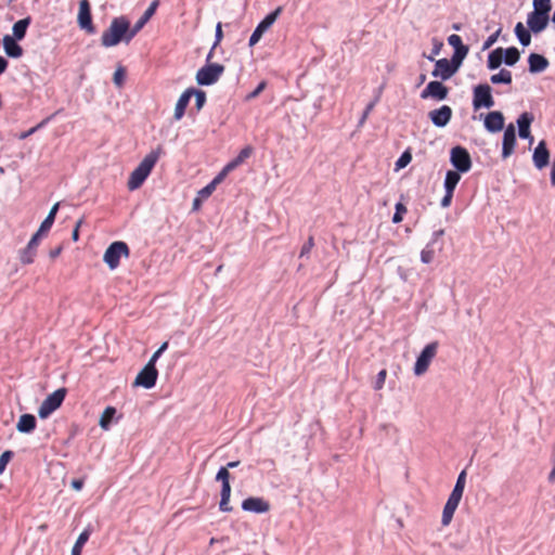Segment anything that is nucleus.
Instances as JSON below:
<instances>
[{
  "label": "nucleus",
  "mask_w": 555,
  "mask_h": 555,
  "mask_svg": "<svg viewBox=\"0 0 555 555\" xmlns=\"http://www.w3.org/2000/svg\"><path fill=\"white\" fill-rule=\"evenodd\" d=\"M395 214L392 216V222L399 223L403 219V215L406 212V207L402 203H397L395 206Z\"/></svg>",
  "instance_id": "45"
},
{
  "label": "nucleus",
  "mask_w": 555,
  "mask_h": 555,
  "mask_svg": "<svg viewBox=\"0 0 555 555\" xmlns=\"http://www.w3.org/2000/svg\"><path fill=\"white\" fill-rule=\"evenodd\" d=\"M490 81L493 85H512L513 76L511 70L501 68L499 73L490 76Z\"/></svg>",
  "instance_id": "33"
},
{
  "label": "nucleus",
  "mask_w": 555,
  "mask_h": 555,
  "mask_svg": "<svg viewBox=\"0 0 555 555\" xmlns=\"http://www.w3.org/2000/svg\"><path fill=\"white\" fill-rule=\"evenodd\" d=\"M313 246H314V238L312 235H310L308 237L307 242L302 245L299 257L302 258V257L308 256L309 253L311 251V249L313 248Z\"/></svg>",
  "instance_id": "49"
},
{
  "label": "nucleus",
  "mask_w": 555,
  "mask_h": 555,
  "mask_svg": "<svg viewBox=\"0 0 555 555\" xmlns=\"http://www.w3.org/2000/svg\"><path fill=\"white\" fill-rule=\"evenodd\" d=\"M438 346V341H433L426 345L424 349L421 351V353L416 358L413 369L414 374L416 376L423 375L428 370L431 360L435 358L437 353Z\"/></svg>",
  "instance_id": "8"
},
{
  "label": "nucleus",
  "mask_w": 555,
  "mask_h": 555,
  "mask_svg": "<svg viewBox=\"0 0 555 555\" xmlns=\"http://www.w3.org/2000/svg\"><path fill=\"white\" fill-rule=\"evenodd\" d=\"M532 163L538 170H542L550 164V151L545 140H541L532 153Z\"/></svg>",
  "instance_id": "17"
},
{
  "label": "nucleus",
  "mask_w": 555,
  "mask_h": 555,
  "mask_svg": "<svg viewBox=\"0 0 555 555\" xmlns=\"http://www.w3.org/2000/svg\"><path fill=\"white\" fill-rule=\"evenodd\" d=\"M116 412L117 410L114 406L105 408L99 421V425L102 429L107 430L111 427Z\"/></svg>",
  "instance_id": "37"
},
{
  "label": "nucleus",
  "mask_w": 555,
  "mask_h": 555,
  "mask_svg": "<svg viewBox=\"0 0 555 555\" xmlns=\"http://www.w3.org/2000/svg\"><path fill=\"white\" fill-rule=\"evenodd\" d=\"M216 185L210 181L206 186L199 190L198 195L202 198H207L211 195V193L216 190Z\"/></svg>",
  "instance_id": "54"
},
{
  "label": "nucleus",
  "mask_w": 555,
  "mask_h": 555,
  "mask_svg": "<svg viewBox=\"0 0 555 555\" xmlns=\"http://www.w3.org/2000/svg\"><path fill=\"white\" fill-rule=\"evenodd\" d=\"M515 36L521 47H529L531 43L532 30L527 26L525 27L521 22H518L514 28Z\"/></svg>",
  "instance_id": "27"
},
{
  "label": "nucleus",
  "mask_w": 555,
  "mask_h": 555,
  "mask_svg": "<svg viewBox=\"0 0 555 555\" xmlns=\"http://www.w3.org/2000/svg\"><path fill=\"white\" fill-rule=\"evenodd\" d=\"M253 151L254 150L250 145L243 147L237 154V156L233 158L230 163H228L224 167L227 168V170L232 171L242 163H244L245 159H247L253 154Z\"/></svg>",
  "instance_id": "31"
},
{
  "label": "nucleus",
  "mask_w": 555,
  "mask_h": 555,
  "mask_svg": "<svg viewBox=\"0 0 555 555\" xmlns=\"http://www.w3.org/2000/svg\"><path fill=\"white\" fill-rule=\"evenodd\" d=\"M222 38H223L222 24L219 22L216 25L215 41H214V44H212V49H216L219 46V43L221 42Z\"/></svg>",
  "instance_id": "55"
},
{
  "label": "nucleus",
  "mask_w": 555,
  "mask_h": 555,
  "mask_svg": "<svg viewBox=\"0 0 555 555\" xmlns=\"http://www.w3.org/2000/svg\"><path fill=\"white\" fill-rule=\"evenodd\" d=\"M18 40L5 35L2 39L5 54L12 59H18L23 55V48L17 43Z\"/></svg>",
  "instance_id": "23"
},
{
  "label": "nucleus",
  "mask_w": 555,
  "mask_h": 555,
  "mask_svg": "<svg viewBox=\"0 0 555 555\" xmlns=\"http://www.w3.org/2000/svg\"><path fill=\"white\" fill-rule=\"evenodd\" d=\"M550 181H551V185L555 186V163L554 162L552 164Z\"/></svg>",
  "instance_id": "64"
},
{
  "label": "nucleus",
  "mask_w": 555,
  "mask_h": 555,
  "mask_svg": "<svg viewBox=\"0 0 555 555\" xmlns=\"http://www.w3.org/2000/svg\"><path fill=\"white\" fill-rule=\"evenodd\" d=\"M461 173L456 170H448L444 177L443 188L444 191L454 192L460 179Z\"/></svg>",
  "instance_id": "34"
},
{
  "label": "nucleus",
  "mask_w": 555,
  "mask_h": 555,
  "mask_svg": "<svg viewBox=\"0 0 555 555\" xmlns=\"http://www.w3.org/2000/svg\"><path fill=\"white\" fill-rule=\"evenodd\" d=\"M158 3H159L158 0L152 1L151 4L149 5V8L142 14V16L135 22V24L132 27L130 26L133 37H135V35L144 27V25L155 14Z\"/></svg>",
  "instance_id": "22"
},
{
  "label": "nucleus",
  "mask_w": 555,
  "mask_h": 555,
  "mask_svg": "<svg viewBox=\"0 0 555 555\" xmlns=\"http://www.w3.org/2000/svg\"><path fill=\"white\" fill-rule=\"evenodd\" d=\"M51 117H48L46 118L44 120H42L40 124H38L37 126L30 128L29 130L27 131H24L22 133L18 134V139L20 140H25L27 139L29 135H31L33 133H35L39 128H41L44 124L48 122V120H50Z\"/></svg>",
  "instance_id": "50"
},
{
  "label": "nucleus",
  "mask_w": 555,
  "mask_h": 555,
  "mask_svg": "<svg viewBox=\"0 0 555 555\" xmlns=\"http://www.w3.org/2000/svg\"><path fill=\"white\" fill-rule=\"evenodd\" d=\"M505 128V118L502 112H488V132L496 133L504 130Z\"/></svg>",
  "instance_id": "21"
},
{
  "label": "nucleus",
  "mask_w": 555,
  "mask_h": 555,
  "mask_svg": "<svg viewBox=\"0 0 555 555\" xmlns=\"http://www.w3.org/2000/svg\"><path fill=\"white\" fill-rule=\"evenodd\" d=\"M231 474L228 470V467L221 466L216 474L215 480L220 481L221 486L230 485Z\"/></svg>",
  "instance_id": "43"
},
{
  "label": "nucleus",
  "mask_w": 555,
  "mask_h": 555,
  "mask_svg": "<svg viewBox=\"0 0 555 555\" xmlns=\"http://www.w3.org/2000/svg\"><path fill=\"white\" fill-rule=\"evenodd\" d=\"M442 47H443V43L441 41H439L438 39L434 38L433 39V50H431L430 55L424 54V56L428 61L435 62V55H438L440 53Z\"/></svg>",
  "instance_id": "47"
},
{
  "label": "nucleus",
  "mask_w": 555,
  "mask_h": 555,
  "mask_svg": "<svg viewBox=\"0 0 555 555\" xmlns=\"http://www.w3.org/2000/svg\"><path fill=\"white\" fill-rule=\"evenodd\" d=\"M77 23L79 28L87 31L88 34L95 33V27L92 22L91 4L89 0L79 1Z\"/></svg>",
  "instance_id": "10"
},
{
  "label": "nucleus",
  "mask_w": 555,
  "mask_h": 555,
  "mask_svg": "<svg viewBox=\"0 0 555 555\" xmlns=\"http://www.w3.org/2000/svg\"><path fill=\"white\" fill-rule=\"evenodd\" d=\"M473 107L475 112L486 107V83H479L474 88Z\"/></svg>",
  "instance_id": "30"
},
{
  "label": "nucleus",
  "mask_w": 555,
  "mask_h": 555,
  "mask_svg": "<svg viewBox=\"0 0 555 555\" xmlns=\"http://www.w3.org/2000/svg\"><path fill=\"white\" fill-rule=\"evenodd\" d=\"M44 234L46 233H40L39 230H37L29 240L26 247L20 251V260L23 264H30L34 262L39 241Z\"/></svg>",
  "instance_id": "13"
},
{
  "label": "nucleus",
  "mask_w": 555,
  "mask_h": 555,
  "mask_svg": "<svg viewBox=\"0 0 555 555\" xmlns=\"http://www.w3.org/2000/svg\"><path fill=\"white\" fill-rule=\"evenodd\" d=\"M412 160V154L410 151H404L400 157L397 159L395 166L396 170L402 169L406 167Z\"/></svg>",
  "instance_id": "44"
},
{
  "label": "nucleus",
  "mask_w": 555,
  "mask_h": 555,
  "mask_svg": "<svg viewBox=\"0 0 555 555\" xmlns=\"http://www.w3.org/2000/svg\"><path fill=\"white\" fill-rule=\"evenodd\" d=\"M528 72L532 75L541 74L550 66L548 59L540 53L531 52L528 55Z\"/></svg>",
  "instance_id": "19"
},
{
  "label": "nucleus",
  "mask_w": 555,
  "mask_h": 555,
  "mask_svg": "<svg viewBox=\"0 0 555 555\" xmlns=\"http://www.w3.org/2000/svg\"><path fill=\"white\" fill-rule=\"evenodd\" d=\"M450 163L456 171L465 173L472 167V159L468 151L463 146H454L450 152Z\"/></svg>",
  "instance_id": "9"
},
{
  "label": "nucleus",
  "mask_w": 555,
  "mask_h": 555,
  "mask_svg": "<svg viewBox=\"0 0 555 555\" xmlns=\"http://www.w3.org/2000/svg\"><path fill=\"white\" fill-rule=\"evenodd\" d=\"M59 207H60L59 203H55L51 207L48 216L44 218V220L41 222V224L38 229L40 233H47L52 228V225L55 221V216L57 214Z\"/></svg>",
  "instance_id": "35"
},
{
  "label": "nucleus",
  "mask_w": 555,
  "mask_h": 555,
  "mask_svg": "<svg viewBox=\"0 0 555 555\" xmlns=\"http://www.w3.org/2000/svg\"><path fill=\"white\" fill-rule=\"evenodd\" d=\"M83 485L85 482L82 479H73L70 482V487L76 491H80L83 488Z\"/></svg>",
  "instance_id": "61"
},
{
  "label": "nucleus",
  "mask_w": 555,
  "mask_h": 555,
  "mask_svg": "<svg viewBox=\"0 0 555 555\" xmlns=\"http://www.w3.org/2000/svg\"><path fill=\"white\" fill-rule=\"evenodd\" d=\"M158 377L157 370H149L143 367L137 375L133 382L134 387H143L145 389H151L156 385Z\"/></svg>",
  "instance_id": "18"
},
{
  "label": "nucleus",
  "mask_w": 555,
  "mask_h": 555,
  "mask_svg": "<svg viewBox=\"0 0 555 555\" xmlns=\"http://www.w3.org/2000/svg\"><path fill=\"white\" fill-rule=\"evenodd\" d=\"M230 171L227 170L225 167H223V169L211 180V182L217 186L218 184H220L224 178L227 177V175L229 173Z\"/></svg>",
  "instance_id": "57"
},
{
  "label": "nucleus",
  "mask_w": 555,
  "mask_h": 555,
  "mask_svg": "<svg viewBox=\"0 0 555 555\" xmlns=\"http://www.w3.org/2000/svg\"><path fill=\"white\" fill-rule=\"evenodd\" d=\"M81 223H82V220H79V221L76 223V225H75V228H74V230H73V232H72V240H73L74 242H77V241L79 240V227H80V224H81Z\"/></svg>",
  "instance_id": "62"
},
{
  "label": "nucleus",
  "mask_w": 555,
  "mask_h": 555,
  "mask_svg": "<svg viewBox=\"0 0 555 555\" xmlns=\"http://www.w3.org/2000/svg\"><path fill=\"white\" fill-rule=\"evenodd\" d=\"M501 30H502V29H501V28H499L495 33H493V34H491L490 36H488V49H489L490 47H492V46L496 42V40H498V38H499V35H500Z\"/></svg>",
  "instance_id": "60"
},
{
  "label": "nucleus",
  "mask_w": 555,
  "mask_h": 555,
  "mask_svg": "<svg viewBox=\"0 0 555 555\" xmlns=\"http://www.w3.org/2000/svg\"><path fill=\"white\" fill-rule=\"evenodd\" d=\"M386 376H387L386 370H382V371L378 372V374L376 376V379H375V383H374V389L375 390H379V389L383 388V386L385 384Z\"/></svg>",
  "instance_id": "52"
},
{
  "label": "nucleus",
  "mask_w": 555,
  "mask_h": 555,
  "mask_svg": "<svg viewBox=\"0 0 555 555\" xmlns=\"http://www.w3.org/2000/svg\"><path fill=\"white\" fill-rule=\"evenodd\" d=\"M452 114L453 111L449 105H442L439 108L430 111L428 117L434 126L443 128L450 122Z\"/></svg>",
  "instance_id": "15"
},
{
  "label": "nucleus",
  "mask_w": 555,
  "mask_h": 555,
  "mask_svg": "<svg viewBox=\"0 0 555 555\" xmlns=\"http://www.w3.org/2000/svg\"><path fill=\"white\" fill-rule=\"evenodd\" d=\"M372 111H373L372 105H366V107L364 108V111L362 113V116L359 119V126H362L365 122L366 118L369 117V115Z\"/></svg>",
  "instance_id": "59"
},
{
  "label": "nucleus",
  "mask_w": 555,
  "mask_h": 555,
  "mask_svg": "<svg viewBox=\"0 0 555 555\" xmlns=\"http://www.w3.org/2000/svg\"><path fill=\"white\" fill-rule=\"evenodd\" d=\"M30 23H31L30 16H26L22 20H18L17 22H15L12 27L13 34L11 37L16 40H23L26 36V31H27V28L30 25Z\"/></svg>",
  "instance_id": "29"
},
{
  "label": "nucleus",
  "mask_w": 555,
  "mask_h": 555,
  "mask_svg": "<svg viewBox=\"0 0 555 555\" xmlns=\"http://www.w3.org/2000/svg\"><path fill=\"white\" fill-rule=\"evenodd\" d=\"M463 61L457 59L456 56H452L450 60L440 59L435 61V68L431 72V76L435 78H440L446 81L449 80L456 72L460 69Z\"/></svg>",
  "instance_id": "4"
},
{
  "label": "nucleus",
  "mask_w": 555,
  "mask_h": 555,
  "mask_svg": "<svg viewBox=\"0 0 555 555\" xmlns=\"http://www.w3.org/2000/svg\"><path fill=\"white\" fill-rule=\"evenodd\" d=\"M503 140H502V159H507L515 151V146L517 144L516 139V129L513 124L506 126L503 130Z\"/></svg>",
  "instance_id": "12"
},
{
  "label": "nucleus",
  "mask_w": 555,
  "mask_h": 555,
  "mask_svg": "<svg viewBox=\"0 0 555 555\" xmlns=\"http://www.w3.org/2000/svg\"><path fill=\"white\" fill-rule=\"evenodd\" d=\"M501 53H502L503 64L508 67H513L520 60V51L516 47H508V48L501 47Z\"/></svg>",
  "instance_id": "26"
},
{
  "label": "nucleus",
  "mask_w": 555,
  "mask_h": 555,
  "mask_svg": "<svg viewBox=\"0 0 555 555\" xmlns=\"http://www.w3.org/2000/svg\"><path fill=\"white\" fill-rule=\"evenodd\" d=\"M267 83L266 81H261L254 91H251L250 93H248L246 95V100H251V99H255L257 98L266 88Z\"/></svg>",
  "instance_id": "56"
},
{
  "label": "nucleus",
  "mask_w": 555,
  "mask_h": 555,
  "mask_svg": "<svg viewBox=\"0 0 555 555\" xmlns=\"http://www.w3.org/2000/svg\"><path fill=\"white\" fill-rule=\"evenodd\" d=\"M456 508L457 506L446 503L441 517V524L443 526H448L451 522Z\"/></svg>",
  "instance_id": "41"
},
{
  "label": "nucleus",
  "mask_w": 555,
  "mask_h": 555,
  "mask_svg": "<svg viewBox=\"0 0 555 555\" xmlns=\"http://www.w3.org/2000/svg\"><path fill=\"white\" fill-rule=\"evenodd\" d=\"M453 197V192L446 191L444 196L442 197L440 205L443 208H447L451 205V201Z\"/></svg>",
  "instance_id": "58"
},
{
  "label": "nucleus",
  "mask_w": 555,
  "mask_h": 555,
  "mask_svg": "<svg viewBox=\"0 0 555 555\" xmlns=\"http://www.w3.org/2000/svg\"><path fill=\"white\" fill-rule=\"evenodd\" d=\"M533 120H534V116L530 112L521 113L516 120L519 138L528 140L529 145H531L534 140L531 134V130H530V127H531V124L533 122Z\"/></svg>",
  "instance_id": "14"
},
{
  "label": "nucleus",
  "mask_w": 555,
  "mask_h": 555,
  "mask_svg": "<svg viewBox=\"0 0 555 555\" xmlns=\"http://www.w3.org/2000/svg\"><path fill=\"white\" fill-rule=\"evenodd\" d=\"M13 455L14 453L11 450H7L0 455V475L5 470V467L12 460Z\"/></svg>",
  "instance_id": "48"
},
{
  "label": "nucleus",
  "mask_w": 555,
  "mask_h": 555,
  "mask_svg": "<svg viewBox=\"0 0 555 555\" xmlns=\"http://www.w3.org/2000/svg\"><path fill=\"white\" fill-rule=\"evenodd\" d=\"M9 66V62L5 57L0 56V75H2Z\"/></svg>",
  "instance_id": "63"
},
{
  "label": "nucleus",
  "mask_w": 555,
  "mask_h": 555,
  "mask_svg": "<svg viewBox=\"0 0 555 555\" xmlns=\"http://www.w3.org/2000/svg\"><path fill=\"white\" fill-rule=\"evenodd\" d=\"M90 537V531L88 529H85L77 538L70 555H81V550L83 545L87 543Z\"/></svg>",
  "instance_id": "38"
},
{
  "label": "nucleus",
  "mask_w": 555,
  "mask_h": 555,
  "mask_svg": "<svg viewBox=\"0 0 555 555\" xmlns=\"http://www.w3.org/2000/svg\"><path fill=\"white\" fill-rule=\"evenodd\" d=\"M503 65L501 47H498L488 53V69L494 70Z\"/></svg>",
  "instance_id": "36"
},
{
  "label": "nucleus",
  "mask_w": 555,
  "mask_h": 555,
  "mask_svg": "<svg viewBox=\"0 0 555 555\" xmlns=\"http://www.w3.org/2000/svg\"><path fill=\"white\" fill-rule=\"evenodd\" d=\"M129 246L122 241H115L106 248L103 261L111 270H115L120 262L121 256L129 257Z\"/></svg>",
  "instance_id": "5"
},
{
  "label": "nucleus",
  "mask_w": 555,
  "mask_h": 555,
  "mask_svg": "<svg viewBox=\"0 0 555 555\" xmlns=\"http://www.w3.org/2000/svg\"><path fill=\"white\" fill-rule=\"evenodd\" d=\"M130 21L126 16L114 17L108 28L102 34L101 44L111 48L120 42L129 43L133 39Z\"/></svg>",
  "instance_id": "1"
},
{
  "label": "nucleus",
  "mask_w": 555,
  "mask_h": 555,
  "mask_svg": "<svg viewBox=\"0 0 555 555\" xmlns=\"http://www.w3.org/2000/svg\"><path fill=\"white\" fill-rule=\"evenodd\" d=\"M163 153L164 150L162 145H158L157 149L151 151L141 160L137 168L131 172L127 182V186L130 191H134L143 184Z\"/></svg>",
  "instance_id": "2"
},
{
  "label": "nucleus",
  "mask_w": 555,
  "mask_h": 555,
  "mask_svg": "<svg viewBox=\"0 0 555 555\" xmlns=\"http://www.w3.org/2000/svg\"><path fill=\"white\" fill-rule=\"evenodd\" d=\"M448 43L454 49L452 56L457 55L459 60L464 61L468 53V47L463 43L462 38L453 34L448 37Z\"/></svg>",
  "instance_id": "25"
},
{
  "label": "nucleus",
  "mask_w": 555,
  "mask_h": 555,
  "mask_svg": "<svg viewBox=\"0 0 555 555\" xmlns=\"http://www.w3.org/2000/svg\"><path fill=\"white\" fill-rule=\"evenodd\" d=\"M37 420L33 414H22L17 421L16 429L21 434H30L35 430Z\"/></svg>",
  "instance_id": "24"
},
{
  "label": "nucleus",
  "mask_w": 555,
  "mask_h": 555,
  "mask_svg": "<svg viewBox=\"0 0 555 555\" xmlns=\"http://www.w3.org/2000/svg\"><path fill=\"white\" fill-rule=\"evenodd\" d=\"M550 23V16L535 12H530L527 15V26L532 30V34L538 35L546 29Z\"/></svg>",
  "instance_id": "20"
},
{
  "label": "nucleus",
  "mask_w": 555,
  "mask_h": 555,
  "mask_svg": "<svg viewBox=\"0 0 555 555\" xmlns=\"http://www.w3.org/2000/svg\"><path fill=\"white\" fill-rule=\"evenodd\" d=\"M231 485L221 486L219 509L223 513H230L233 508L230 505Z\"/></svg>",
  "instance_id": "32"
},
{
  "label": "nucleus",
  "mask_w": 555,
  "mask_h": 555,
  "mask_svg": "<svg viewBox=\"0 0 555 555\" xmlns=\"http://www.w3.org/2000/svg\"><path fill=\"white\" fill-rule=\"evenodd\" d=\"M190 100H191V91L185 89L182 92V94L179 96V99L176 103L175 114H173V118L176 120H180L184 116V113L189 105Z\"/></svg>",
  "instance_id": "28"
},
{
  "label": "nucleus",
  "mask_w": 555,
  "mask_h": 555,
  "mask_svg": "<svg viewBox=\"0 0 555 555\" xmlns=\"http://www.w3.org/2000/svg\"><path fill=\"white\" fill-rule=\"evenodd\" d=\"M465 480H466V472L462 470L460 475L457 476L456 482L454 485L453 490H457L459 492H464L465 488Z\"/></svg>",
  "instance_id": "51"
},
{
  "label": "nucleus",
  "mask_w": 555,
  "mask_h": 555,
  "mask_svg": "<svg viewBox=\"0 0 555 555\" xmlns=\"http://www.w3.org/2000/svg\"><path fill=\"white\" fill-rule=\"evenodd\" d=\"M67 393V389L62 387L56 390H54L52 393H50L41 403V405L38 409V415L40 418H47L50 416L55 410H57Z\"/></svg>",
  "instance_id": "6"
},
{
  "label": "nucleus",
  "mask_w": 555,
  "mask_h": 555,
  "mask_svg": "<svg viewBox=\"0 0 555 555\" xmlns=\"http://www.w3.org/2000/svg\"><path fill=\"white\" fill-rule=\"evenodd\" d=\"M449 94V89L441 81L433 80L427 83L426 88L421 92L422 99H435L437 101H443Z\"/></svg>",
  "instance_id": "11"
},
{
  "label": "nucleus",
  "mask_w": 555,
  "mask_h": 555,
  "mask_svg": "<svg viewBox=\"0 0 555 555\" xmlns=\"http://www.w3.org/2000/svg\"><path fill=\"white\" fill-rule=\"evenodd\" d=\"M282 7H278L274 11L266 15L256 26L253 34L249 37L248 46L254 47L263 36V34L275 23L280 14L282 13Z\"/></svg>",
  "instance_id": "7"
},
{
  "label": "nucleus",
  "mask_w": 555,
  "mask_h": 555,
  "mask_svg": "<svg viewBox=\"0 0 555 555\" xmlns=\"http://www.w3.org/2000/svg\"><path fill=\"white\" fill-rule=\"evenodd\" d=\"M462 495H463L462 492H459L457 490H452L451 494L448 498L447 503L451 504V505L459 506Z\"/></svg>",
  "instance_id": "53"
},
{
  "label": "nucleus",
  "mask_w": 555,
  "mask_h": 555,
  "mask_svg": "<svg viewBox=\"0 0 555 555\" xmlns=\"http://www.w3.org/2000/svg\"><path fill=\"white\" fill-rule=\"evenodd\" d=\"M532 5H533L532 12L550 16V13L552 11V1L551 0H533Z\"/></svg>",
  "instance_id": "39"
},
{
  "label": "nucleus",
  "mask_w": 555,
  "mask_h": 555,
  "mask_svg": "<svg viewBox=\"0 0 555 555\" xmlns=\"http://www.w3.org/2000/svg\"><path fill=\"white\" fill-rule=\"evenodd\" d=\"M242 509L255 514H264L270 511V504L260 496H249L242 502Z\"/></svg>",
  "instance_id": "16"
},
{
  "label": "nucleus",
  "mask_w": 555,
  "mask_h": 555,
  "mask_svg": "<svg viewBox=\"0 0 555 555\" xmlns=\"http://www.w3.org/2000/svg\"><path fill=\"white\" fill-rule=\"evenodd\" d=\"M125 78H126V70L122 66H119L113 75V81L117 87H121L125 82Z\"/></svg>",
  "instance_id": "46"
},
{
  "label": "nucleus",
  "mask_w": 555,
  "mask_h": 555,
  "mask_svg": "<svg viewBox=\"0 0 555 555\" xmlns=\"http://www.w3.org/2000/svg\"><path fill=\"white\" fill-rule=\"evenodd\" d=\"M435 258V248L433 243H428L426 247L421 251V261L423 263H430Z\"/></svg>",
  "instance_id": "42"
},
{
  "label": "nucleus",
  "mask_w": 555,
  "mask_h": 555,
  "mask_svg": "<svg viewBox=\"0 0 555 555\" xmlns=\"http://www.w3.org/2000/svg\"><path fill=\"white\" fill-rule=\"evenodd\" d=\"M224 69V66L219 63L205 64L197 70L195 80L199 86H211L220 79Z\"/></svg>",
  "instance_id": "3"
},
{
  "label": "nucleus",
  "mask_w": 555,
  "mask_h": 555,
  "mask_svg": "<svg viewBox=\"0 0 555 555\" xmlns=\"http://www.w3.org/2000/svg\"><path fill=\"white\" fill-rule=\"evenodd\" d=\"M188 90L191 91V98H195V107L199 112L206 103V92L204 90L196 89L193 87L188 88Z\"/></svg>",
  "instance_id": "40"
}]
</instances>
